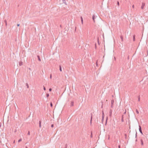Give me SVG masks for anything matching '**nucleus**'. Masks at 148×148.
<instances>
[{"label":"nucleus","mask_w":148,"mask_h":148,"mask_svg":"<svg viewBox=\"0 0 148 148\" xmlns=\"http://www.w3.org/2000/svg\"><path fill=\"white\" fill-rule=\"evenodd\" d=\"M145 5V3L143 2H142V5L141 7V8L142 10H143L144 9V8Z\"/></svg>","instance_id":"obj_1"},{"label":"nucleus","mask_w":148,"mask_h":148,"mask_svg":"<svg viewBox=\"0 0 148 148\" xmlns=\"http://www.w3.org/2000/svg\"><path fill=\"white\" fill-rule=\"evenodd\" d=\"M139 130L140 132L142 134H143V133L141 130V126L140 125H139Z\"/></svg>","instance_id":"obj_2"},{"label":"nucleus","mask_w":148,"mask_h":148,"mask_svg":"<svg viewBox=\"0 0 148 148\" xmlns=\"http://www.w3.org/2000/svg\"><path fill=\"white\" fill-rule=\"evenodd\" d=\"M120 37L121 38V41L122 42H123V36H122V35H120Z\"/></svg>","instance_id":"obj_3"},{"label":"nucleus","mask_w":148,"mask_h":148,"mask_svg":"<svg viewBox=\"0 0 148 148\" xmlns=\"http://www.w3.org/2000/svg\"><path fill=\"white\" fill-rule=\"evenodd\" d=\"M91 115L90 118V124L91 125L92 124V114H91Z\"/></svg>","instance_id":"obj_4"},{"label":"nucleus","mask_w":148,"mask_h":148,"mask_svg":"<svg viewBox=\"0 0 148 148\" xmlns=\"http://www.w3.org/2000/svg\"><path fill=\"white\" fill-rule=\"evenodd\" d=\"M112 114V110L111 109H110V112H109V116L111 117V115Z\"/></svg>","instance_id":"obj_5"},{"label":"nucleus","mask_w":148,"mask_h":148,"mask_svg":"<svg viewBox=\"0 0 148 148\" xmlns=\"http://www.w3.org/2000/svg\"><path fill=\"white\" fill-rule=\"evenodd\" d=\"M121 121L122 122H123L124 121V120H123V118H124V115L123 114L122 115V117H121Z\"/></svg>","instance_id":"obj_6"},{"label":"nucleus","mask_w":148,"mask_h":148,"mask_svg":"<svg viewBox=\"0 0 148 148\" xmlns=\"http://www.w3.org/2000/svg\"><path fill=\"white\" fill-rule=\"evenodd\" d=\"M74 105V102L73 101H71V106H73Z\"/></svg>","instance_id":"obj_7"},{"label":"nucleus","mask_w":148,"mask_h":148,"mask_svg":"<svg viewBox=\"0 0 148 148\" xmlns=\"http://www.w3.org/2000/svg\"><path fill=\"white\" fill-rule=\"evenodd\" d=\"M41 121L40 120L39 121V127L40 128H41Z\"/></svg>","instance_id":"obj_8"},{"label":"nucleus","mask_w":148,"mask_h":148,"mask_svg":"<svg viewBox=\"0 0 148 148\" xmlns=\"http://www.w3.org/2000/svg\"><path fill=\"white\" fill-rule=\"evenodd\" d=\"M37 57L38 58V60L39 61H41L40 57V56L38 55L37 56Z\"/></svg>","instance_id":"obj_9"},{"label":"nucleus","mask_w":148,"mask_h":148,"mask_svg":"<svg viewBox=\"0 0 148 148\" xmlns=\"http://www.w3.org/2000/svg\"><path fill=\"white\" fill-rule=\"evenodd\" d=\"M23 62H19V64L20 66L22 65Z\"/></svg>","instance_id":"obj_10"},{"label":"nucleus","mask_w":148,"mask_h":148,"mask_svg":"<svg viewBox=\"0 0 148 148\" xmlns=\"http://www.w3.org/2000/svg\"><path fill=\"white\" fill-rule=\"evenodd\" d=\"M142 30L143 31H144V28L143 25V23H142Z\"/></svg>","instance_id":"obj_11"},{"label":"nucleus","mask_w":148,"mask_h":148,"mask_svg":"<svg viewBox=\"0 0 148 148\" xmlns=\"http://www.w3.org/2000/svg\"><path fill=\"white\" fill-rule=\"evenodd\" d=\"M114 103V99H112L111 100V105H113V104Z\"/></svg>","instance_id":"obj_12"},{"label":"nucleus","mask_w":148,"mask_h":148,"mask_svg":"<svg viewBox=\"0 0 148 148\" xmlns=\"http://www.w3.org/2000/svg\"><path fill=\"white\" fill-rule=\"evenodd\" d=\"M140 141H141V145H143V140L142 139H141L140 140Z\"/></svg>","instance_id":"obj_13"},{"label":"nucleus","mask_w":148,"mask_h":148,"mask_svg":"<svg viewBox=\"0 0 148 148\" xmlns=\"http://www.w3.org/2000/svg\"><path fill=\"white\" fill-rule=\"evenodd\" d=\"M135 36L134 35L133 36V41H135Z\"/></svg>","instance_id":"obj_14"},{"label":"nucleus","mask_w":148,"mask_h":148,"mask_svg":"<svg viewBox=\"0 0 148 148\" xmlns=\"http://www.w3.org/2000/svg\"><path fill=\"white\" fill-rule=\"evenodd\" d=\"M138 101H140V95H139L138 97Z\"/></svg>","instance_id":"obj_15"},{"label":"nucleus","mask_w":148,"mask_h":148,"mask_svg":"<svg viewBox=\"0 0 148 148\" xmlns=\"http://www.w3.org/2000/svg\"><path fill=\"white\" fill-rule=\"evenodd\" d=\"M108 119V117H106V123H105V125H107Z\"/></svg>","instance_id":"obj_16"},{"label":"nucleus","mask_w":148,"mask_h":148,"mask_svg":"<svg viewBox=\"0 0 148 148\" xmlns=\"http://www.w3.org/2000/svg\"><path fill=\"white\" fill-rule=\"evenodd\" d=\"M59 70H60V71H62V67H61V65H60L59 66Z\"/></svg>","instance_id":"obj_17"},{"label":"nucleus","mask_w":148,"mask_h":148,"mask_svg":"<svg viewBox=\"0 0 148 148\" xmlns=\"http://www.w3.org/2000/svg\"><path fill=\"white\" fill-rule=\"evenodd\" d=\"M62 1H63V2L66 5V3L65 0H62Z\"/></svg>","instance_id":"obj_18"},{"label":"nucleus","mask_w":148,"mask_h":148,"mask_svg":"<svg viewBox=\"0 0 148 148\" xmlns=\"http://www.w3.org/2000/svg\"><path fill=\"white\" fill-rule=\"evenodd\" d=\"M90 137L91 138H92V131H91V134H90Z\"/></svg>","instance_id":"obj_19"},{"label":"nucleus","mask_w":148,"mask_h":148,"mask_svg":"<svg viewBox=\"0 0 148 148\" xmlns=\"http://www.w3.org/2000/svg\"><path fill=\"white\" fill-rule=\"evenodd\" d=\"M98 60H97L96 63V64L97 66H98Z\"/></svg>","instance_id":"obj_20"},{"label":"nucleus","mask_w":148,"mask_h":148,"mask_svg":"<svg viewBox=\"0 0 148 148\" xmlns=\"http://www.w3.org/2000/svg\"><path fill=\"white\" fill-rule=\"evenodd\" d=\"M136 113L137 114H139V111H138V110L137 109H136Z\"/></svg>","instance_id":"obj_21"},{"label":"nucleus","mask_w":148,"mask_h":148,"mask_svg":"<svg viewBox=\"0 0 148 148\" xmlns=\"http://www.w3.org/2000/svg\"><path fill=\"white\" fill-rule=\"evenodd\" d=\"M26 85L27 86V88H29V85H28V83H26Z\"/></svg>","instance_id":"obj_22"},{"label":"nucleus","mask_w":148,"mask_h":148,"mask_svg":"<svg viewBox=\"0 0 148 148\" xmlns=\"http://www.w3.org/2000/svg\"><path fill=\"white\" fill-rule=\"evenodd\" d=\"M95 18V15L94 14H93L92 16V18Z\"/></svg>","instance_id":"obj_23"},{"label":"nucleus","mask_w":148,"mask_h":148,"mask_svg":"<svg viewBox=\"0 0 148 148\" xmlns=\"http://www.w3.org/2000/svg\"><path fill=\"white\" fill-rule=\"evenodd\" d=\"M4 22L5 23L6 26H7V23L6 20H5L4 21Z\"/></svg>","instance_id":"obj_24"},{"label":"nucleus","mask_w":148,"mask_h":148,"mask_svg":"<svg viewBox=\"0 0 148 148\" xmlns=\"http://www.w3.org/2000/svg\"><path fill=\"white\" fill-rule=\"evenodd\" d=\"M49 96V93L46 94V97H48Z\"/></svg>","instance_id":"obj_25"},{"label":"nucleus","mask_w":148,"mask_h":148,"mask_svg":"<svg viewBox=\"0 0 148 148\" xmlns=\"http://www.w3.org/2000/svg\"><path fill=\"white\" fill-rule=\"evenodd\" d=\"M22 139L21 138H20L18 140V143H19L21 141H22Z\"/></svg>","instance_id":"obj_26"},{"label":"nucleus","mask_w":148,"mask_h":148,"mask_svg":"<svg viewBox=\"0 0 148 148\" xmlns=\"http://www.w3.org/2000/svg\"><path fill=\"white\" fill-rule=\"evenodd\" d=\"M50 105L51 107H52V106H53V104H52V103L51 102L50 103Z\"/></svg>","instance_id":"obj_27"},{"label":"nucleus","mask_w":148,"mask_h":148,"mask_svg":"<svg viewBox=\"0 0 148 148\" xmlns=\"http://www.w3.org/2000/svg\"><path fill=\"white\" fill-rule=\"evenodd\" d=\"M95 49H97V46H96V43H95Z\"/></svg>","instance_id":"obj_28"},{"label":"nucleus","mask_w":148,"mask_h":148,"mask_svg":"<svg viewBox=\"0 0 148 148\" xmlns=\"http://www.w3.org/2000/svg\"><path fill=\"white\" fill-rule=\"evenodd\" d=\"M117 5H118V6H119V1H117Z\"/></svg>","instance_id":"obj_29"},{"label":"nucleus","mask_w":148,"mask_h":148,"mask_svg":"<svg viewBox=\"0 0 148 148\" xmlns=\"http://www.w3.org/2000/svg\"><path fill=\"white\" fill-rule=\"evenodd\" d=\"M67 144H66L65 145L64 148H67Z\"/></svg>","instance_id":"obj_30"},{"label":"nucleus","mask_w":148,"mask_h":148,"mask_svg":"<svg viewBox=\"0 0 148 148\" xmlns=\"http://www.w3.org/2000/svg\"><path fill=\"white\" fill-rule=\"evenodd\" d=\"M104 113L102 114V117H103V118H104Z\"/></svg>","instance_id":"obj_31"},{"label":"nucleus","mask_w":148,"mask_h":148,"mask_svg":"<svg viewBox=\"0 0 148 148\" xmlns=\"http://www.w3.org/2000/svg\"><path fill=\"white\" fill-rule=\"evenodd\" d=\"M101 103H102V105H101V108H103V102H101Z\"/></svg>","instance_id":"obj_32"},{"label":"nucleus","mask_w":148,"mask_h":148,"mask_svg":"<svg viewBox=\"0 0 148 148\" xmlns=\"http://www.w3.org/2000/svg\"><path fill=\"white\" fill-rule=\"evenodd\" d=\"M49 91L50 92L51 91V90H52V89H51V88H49Z\"/></svg>","instance_id":"obj_33"},{"label":"nucleus","mask_w":148,"mask_h":148,"mask_svg":"<svg viewBox=\"0 0 148 148\" xmlns=\"http://www.w3.org/2000/svg\"><path fill=\"white\" fill-rule=\"evenodd\" d=\"M30 134V132L29 131L28 132V133H27V135H29Z\"/></svg>","instance_id":"obj_34"},{"label":"nucleus","mask_w":148,"mask_h":148,"mask_svg":"<svg viewBox=\"0 0 148 148\" xmlns=\"http://www.w3.org/2000/svg\"><path fill=\"white\" fill-rule=\"evenodd\" d=\"M97 42H98V44L99 45V39L98 38V39H97Z\"/></svg>","instance_id":"obj_35"},{"label":"nucleus","mask_w":148,"mask_h":148,"mask_svg":"<svg viewBox=\"0 0 148 148\" xmlns=\"http://www.w3.org/2000/svg\"><path fill=\"white\" fill-rule=\"evenodd\" d=\"M81 22L82 24L83 23V19H81Z\"/></svg>","instance_id":"obj_36"},{"label":"nucleus","mask_w":148,"mask_h":148,"mask_svg":"<svg viewBox=\"0 0 148 148\" xmlns=\"http://www.w3.org/2000/svg\"><path fill=\"white\" fill-rule=\"evenodd\" d=\"M53 126H54V125L53 124H51V127H53Z\"/></svg>","instance_id":"obj_37"},{"label":"nucleus","mask_w":148,"mask_h":148,"mask_svg":"<svg viewBox=\"0 0 148 148\" xmlns=\"http://www.w3.org/2000/svg\"><path fill=\"white\" fill-rule=\"evenodd\" d=\"M50 79H51V78H52V75H51V74L50 75Z\"/></svg>","instance_id":"obj_38"},{"label":"nucleus","mask_w":148,"mask_h":148,"mask_svg":"<svg viewBox=\"0 0 148 148\" xmlns=\"http://www.w3.org/2000/svg\"><path fill=\"white\" fill-rule=\"evenodd\" d=\"M111 108H113V105H111Z\"/></svg>","instance_id":"obj_39"},{"label":"nucleus","mask_w":148,"mask_h":148,"mask_svg":"<svg viewBox=\"0 0 148 148\" xmlns=\"http://www.w3.org/2000/svg\"><path fill=\"white\" fill-rule=\"evenodd\" d=\"M104 120V118H103V117H102V122L103 123Z\"/></svg>","instance_id":"obj_40"},{"label":"nucleus","mask_w":148,"mask_h":148,"mask_svg":"<svg viewBox=\"0 0 148 148\" xmlns=\"http://www.w3.org/2000/svg\"><path fill=\"white\" fill-rule=\"evenodd\" d=\"M137 132H136V136H135L136 138V137H137Z\"/></svg>","instance_id":"obj_41"},{"label":"nucleus","mask_w":148,"mask_h":148,"mask_svg":"<svg viewBox=\"0 0 148 148\" xmlns=\"http://www.w3.org/2000/svg\"><path fill=\"white\" fill-rule=\"evenodd\" d=\"M132 8H134V5H132Z\"/></svg>","instance_id":"obj_42"},{"label":"nucleus","mask_w":148,"mask_h":148,"mask_svg":"<svg viewBox=\"0 0 148 148\" xmlns=\"http://www.w3.org/2000/svg\"><path fill=\"white\" fill-rule=\"evenodd\" d=\"M43 89L45 90H46V88L44 86Z\"/></svg>","instance_id":"obj_43"},{"label":"nucleus","mask_w":148,"mask_h":148,"mask_svg":"<svg viewBox=\"0 0 148 148\" xmlns=\"http://www.w3.org/2000/svg\"><path fill=\"white\" fill-rule=\"evenodd\" d=\"M2 123H1L0 122V128L1 127V126Z\"/></svg>","instance_id":"obj_44"},{"label":"nucleus","mask_w":148,"mask_h":148,"mask_svg":"<svg viewBox=\"0 0 148 148\" xmlns=\"http://www.w3.org/2000/svg\"><path fill=\"white\" fill-rule=\"evenodd\" d=\"M17 26L18 27H19L20 26V24H17Z\"/></svg>","instance_id":"obj_45"},{"label":"nucleus","mask_w":148,"mask_h":148,"mask_svg":"<svg viewBox=\"0 0 148 148\" xmlns=\"http://www.w3.org/2000/svg\"><path fill=\"white\" fill-rule=\"evenodd\" d=\"M118 148H120V145H119Z\"/></svg>","instance_id":"obj_46"},{"label":"nucleus","mask_w":148,"mask_h":148,"mask_svg":"<svg viewBox=\"0 0 148 148\" xmlns=\"http://www.w3.org/2000/svg\"><path fill=\"white\" fill-rule=\"evenodd\" d=\"M93 19V21H94V22H95V19Z\"/></svg>","instance_id":"obj_47"},{"label":"nucleus","mask_w":148,"mask_h":148,"mask_svg":"<svg viewBox=\"0 0 148 148\" xmlns=\"http://www.w3.org/2000/svg\"><path fill=\"white\" fill-rule=\"evenodd\" d=\"M103 113H104V112H103V111H102V114H103Z\"/></svg>","instance_id":"obj_48"},{"label":"nucleus","mask_w":148,"mask_h":148,"mask_svg":"<svg viewBox=\"0 0 148 148\" xmlns=\"http://www.w3.org/2000/svg\"><path fill=\"white\" fill-rule=\"evenodd\" d=\"M80 18H82V16H81V17H80Z\"/></svg>","instance_id":"obj_49"},{"label":"nucleus","mask_w":148,"mask_h":148,"mask_svg":"<svg viewBox=\"0 0 148 148\" xmlns=\"http://www.w3.org/2000/svg\"><path fill=\"white\" fill-rule=\"evenodd\" d=\"M126 111H125V112H124V114H125L126 113Z\"/></svg>","instance_id":"obj_50"},{"label":"nucleus","mask_w":148,"mask_h":148,"mask_svg":"<svg viewBox=\"0 0 148 148\" xmlns=\"http://www.w3.org/2000/svg\"><path fill=\"white\" fill-rule=\"evenodd\" d=\"M125 136L126 137L127 136V134H125Z\"/></svg>","instance_id":"obj_51"},{"label":"nucleus","mask_w":148,"mask_h":148,"mask_svg":"<svg viewBox=\"0 0 148 148\" xmlns=\"http://www.w3.org/2000/svg\"><path fill=\"white\" fill-rule=\"evenodd\" d=\"M114 58L115 60L116 59V58L115 57H114Z\"/></svg>","instance_id":"obj_52"},{"label":"nucleus","mask_w":148,"mask_h":148,"mask_svg":"<svg viewBox=\"0 0 148 148\" xmlns=\"http://www.w3.org/2000/svg\"><path fill=\"white\" fill-rule=\"evenodd\" d=\"M137 141V139H136V141Z\"/></svg>","instance_id":"obj_53"},{"label":"nucleus","mask_w":148,"mask_h":148,"mask_svg":"<svg viewBox=\"0 0 148 148\" xmlns=\"http://www.w3.org/2000/svg\"><path fill=\"white\" fill-rule=\"evenodd\" d=\"M26 148H28V147H26Z\"/></svg>","instance_id":"obj_54"},{"label":"nucleus","mask_w":148,"mask_h":148,"mask_svg":"<svg viewBox=\"0 0 148 148\" xmlns=\"http://www.w3.org/2000/svg\"><path fill=\"white\" fill-rule=\"evenodd\" d=\"M106 101H108V100H106Z\"/></svg>","instance_id":"obj_55"}]
</instances>
